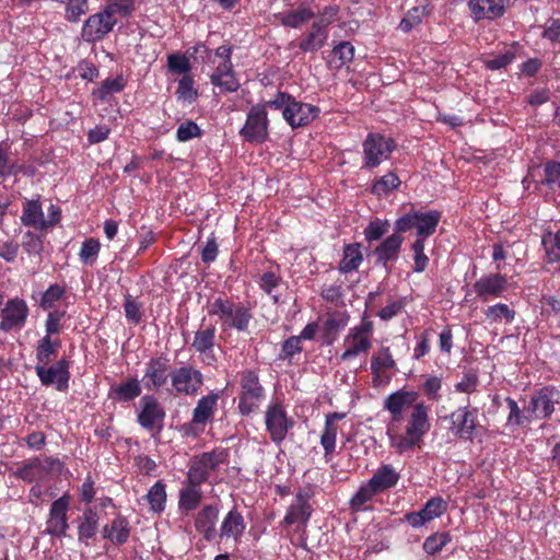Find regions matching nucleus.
I'll list each match as a JSON object with an SVG mask.
<instances>
[{
  "instance_id": "54",
  "label": "nucleus",
  "mask_w": 560,
  "mask_h": 560,
  "mask_svg": "<svg viewBox=\"0 0 560 560\" xmlns=\"http://www.w3.org/2000/svg\"><path fill=\"white\" fill-rule=\"evenodd\" d=\"M354 52V46L350 42H340L331 50V55L337 57L338 61L331 60L330 67L335 69H341L345 65L350 63L353 60Z\"/></svg>"
},
{
  "instance_id": "46",
  "label": "nucleus",
  "mask_w": 560,
  "mask_h": 560,
  "mask_svg": "<svg viewBox=\"0 0 560 560\" xmlns=\"http://www.w3.org/2000/svg\"><path fill=\"white\" fill-rule=\"evenodd\" d=\"M401 180L398 175L394 172L376 178L371 186V194L381 198L388 196L392 191L399 188Z\"/></svg>"
},
{
  "instance_id": "51",
  "label": "nucleus",
  "mask_w": 560,
  "mask_h": 560,
  "mask_svg": "<svg viewBox=\"0 0 560 560\" xmlns=\"http://www.w3.org/2000/svg\"><path fill=\"white\" fill-rule=\"evenodd\" d=\"M338 433L337 423L325 420L324 430L320 435V445L324 448V458L326 463L330 462L336 447V439Z\"/></svg>"
},
{
  "instance_id": "5",
  "label": "nucleus",
  "mask_w": 560,
  "mask_h": 560,
  "mask_svg": "<svg viewBox=\"0 0 560 560\" xmlns=\"http://www.w3.org/2000/svg\"><path fill=\"white\" fill-rule=\"evenodd\" d=\"M209 315H217L223 330L246 331L253 315L243 303H235L229 298L218 296L208 306Z\"/></svg>"
},
{
  "instance_id": "8",
  "label": "nucleus",
  "mask_w": 560,
  "mask_h": 560,
  "mask_svg": "<svg viewBox=\"0 0 560 560\" xmlns=\"http://www.w3.org/2000/svg\"><path fill=\"white\" fill-rule=\"evenodd\" d=\"M397 143L393 138H386L378 132H369L362 142L361 170L372 171L388 160L396 150Z\"/></svg>"
},
{
  "instance_id": "58",
  "label": "nucleus",
  "mask_w": 560,
  "mask_h": 560,
  "mask_svg": "<svg viewBox=\"0 0 560 560\" xmlns=\"http://www.w3.org/2000/svg\"><path fill=\"white\" fill-rule=\"evenodd\" d=\"M282 278L279 272L269 270L259 276L257 281L259 288L268 295L272 296L275 303L278 302V296L273 295V291L281 284Z\"/></svg>"
},
{
  "instance_id": "14",
  "label": "nucleus",
  "mask_w": 560,
  "mask_h": 560,
  "mask_svg": "<svg viewBox=\"0 0 560 560\" xmlns=\"http://www.w3.org/2000/svg\"><path fill=\"white\" fill-rule=\"evenodd\" d=\"M560 392L555 386L547 385L536 389L525 407L533 419H549L555 412V406L559 402Z\"/></svg>"
},
{
  "instance_id": "6",
  "label": "nucleus",
  "mask_w": 560,
  "mask_h": 560,
  "mask_svg": "<svg viewBox=\"0 0 560 560\" xmlns=\"http://www.w3.org/2000/svg\"><path fill=\"white\" fill-rule=\"evenodd\" d=\"M266 398V390L256 370L247 369L240 373L237 409L242 416L257 411Z\"/></svg>"
},
{
  "instance_id": "4",
  "label": "nucleus",
  "mask_w": 560,
  "mask_h": 560,
  "mask_svg": "<svg viewBox=\"0 0 560 560\" xmlns=\"http://www.w3.org/2000/svg\"><path fill=\"white\" fill-rule=\"evenodd\" d=\"M269 107L280 109L285 122L298 129L311 125L320 113L318 106L298 101L288 92L278 91L272 100L268 101Z\"/></svg>"
},
{
  "instance_id": "13",
  "label": "nucleus",
  "mask_w": 560,
  "mask_h": 560,
  "mask_svg": "<svg viewBox=\"0 0 560 560\" xmlns=\"http://www.w3.org/2000/svg\"><path fill=\"white\" fill-rule=\"evenodd\" d=\"M295 421L288 416L284 405L280 401L271 402L265 411V425L270 440L280 445L293 429Z\"/></svg>"
},
{
  "instance_id": "53",
  "label": "nucleus",
  "mask_w": 560,
  "mask_h": 560,
  "mask_svg": "<svg viewBox=\"0 0 560 560\" xmlns=\"http://www.w3.org/2000/svg\"><path fill=\"white\" fill-rule=\"evenodd\" d=\"M150 508L155 513H161L165 510L166 503V486L161 480L156 481L148 491L145 495Z\"/></svg>"
},
{
  "instance_id": "35",
  "label": "nucleus",
  "mask_w": 560,
  "mask_h": 560,
  "mask_svg": "<svg viewBox=\"0 0 560 560\" xmlns=\"http://www.w3.org/2000/svg\"><path fill=\"white\" fill-rule=\"evenodd\" d=\"M327 39L328 30H325L315 22H312L310 28L304 33L298 43V47L304 54H314L324 47Z\"/></svg>"
},
{
  "instance_id": "26",
  "label": "nucleus",
  "mask_w": 560,
  "mask_h": 560,
  "mask_svg": "<svg viewBox=\"0 0 560 560\" xmlns=\"http://www.w3.org/2000/svg\"><path fill=\"white\" fill-rule=\"evenodd\" d=\"M446 510L447 502L441 497H433L427 501L421 510L406 513L405 520L413 528H419L440 517Z\"/></svg>"
},
{
  "instance_id": "3",
  "label": "nucleus",
  "mask_w": 560,
  "mask_h": 560,
  "mask_svg": "<svg viewBox=\"0 0 560 560\" xmlns=\"http://www.w3.org/2000/svg\"><path fill=\"white\" fill-rule=\"evenodd\" d=\"M199 52H205L207 55L206 61L215 66L214 71L210 75V82L214 86L219 88L223 93H234L240 89L241 84L232 62L231 46H219L212 54L203 43H198L187 50V54L191 57Z\"/></svg>"
},
{
  "instance_id": "28",
  "label": "nucleus",
  "mask_w": 560,
  "mask_h": 560,
  "mask_svg": "<svg viewBox=\"0 0 560 560\" xmlns=\"http://www.w3.org/2000/svg\"><path fill=\"white\" fill-rule=\"evenodd\" d=\"M419 394L415 390L399 389L388 395L384 400V409L390 413L388 423H400L402 411L417 404Z\"/></svg>"
},
{
  "instance_id": "61",
  "label": "nucleus",
  "mask_w": 560,
  "mask_h": 560,
  "mask_svg": "<svg viewBox=\"0 0 560 560\" xmlns=\"http://www.w3.org/2000/svg\"><path fill=\"white\" fill-rule=\"evenodd\" d=\"M101 249V243L97 238L90 237L82 243L79 257L84 265L92 266Z\"/></svg>"
},
{
  "instance_id": "43",
  "label": "nucleus",
  "mask_w": 560,
  "mask_h": 560,
  "mask_svg": "<svg viewBox=\"0 0 560 560\" xmlns=\"http://www.w3.org/2000/svg\"><path fill=\"white\" fill-rule=\"evenodd\" d=\"M504 400L509 408L506 427L512 429L528 428L533 421L530 413H527L525 408L521 409L517 401L512 397H506Z\"/></svg>"
},
{
  "instance_id": "56",
  "label": "nucleus",
  "mask_w": 560,
  "mask_h": 560,
  "mask_svg": "<svg viewBox=\"0 0 560 560\" xmlns=\"http://www.w3.org/2000/svg\"><path fill=\"white\" fill-rule=\"evenodd\" d=\"M122 306L126 319L130 324L139 325L143 317V303L128 293L125 295Z\"/></svg>"
},
{
  "instance_id": "12",
  "label": "nucleus",
  "mask_w": 560,
  "mask_h": 560,
  "mask_svg": "<svg viewBox=\"0 0 560 560\" xmlns=\"http://www.w3.org/2000/svg\"><path fill=\"white\" fill-rule=\"evenodd\" d=\"M140 410L137 413L138 424L151 433L152 436L160 435L164 428L166 412L154 395L147 394L140 398Z\"/></svg>"
},
{
  "instance_id": "50",
  "label": "nucleus",
  "mask_w": 560,
  "mask_h": 560,
  "mask_svg": "<svg viewBox=\"0 0 560 560\" xmlns=\"http://www.w3.org/2000/svg\"><path fill=\"white\" fill-rule=\"evenodd\" d=\"M166 68L168 73L182 77L191 75V62L186 54L173 52L167 56Z\"/></svg>"
},
{
  "instance_id": "19",
  "label": "nucleus",
  "mask_w": 560,
  "mask_h": 560,
  "mask_svg": "<svg viewBox=\"0 0 560 560\" xmlns=\"http://www.w3.org/2000/svg\"><path fill=\"white\" fill-rule=\"evenodd\" d=\"M452 434L464 441L472 442L478 427L477 409H470L469 405L458 407L450 415Z\"/></svg>"
},
{
  "instance_id": "22",
  "label": "nucleus",
  "mask_w": 560,
  "mask_h": 560,
  "mask_svg": "<svg viewBox=\"0 0 560 560\" xmlns=\"http://www.w3.org/2000/svg\"><path fill=\"white\" fill-rule=\"evenodd\" d=\"M530 180L536 187L545 186L550 190L560 188V161L548 160L541 166L530 167L523 179L525 188H529Z\"/></svg>"
},
{
  "instance_id": "39",
  "label": "nucleus",
  "mask_w": 560,
  "mask_h": 560,
  "mask_svg": "<svg viewBox=\"0 0 560 560\" xmlns=\"http://www.w3.org/2000/svg\"><path fill=\"white\" fill-rule=\"evenodd\" d=\"M130 530L131 527L127 517L118 514L110 524L104 526L103 537L120 546L128 541Z\"/></svg>"
},
{
  "instance_id": "40",
  "label": "nucleus",
  "mask_w": 560,
  "mask_h": 560,
  "mask_svg": "<svg viewBox=\"0 0 560 560\" xmlns=\"http://www.w3.org/2000/svg\"><path fill=\"white\" fill-rule=\"evenodd\" d=\"M61 347V340L59 338H49V336L42 337L35 348L36 365L43 366L49 365L56 360L58 351Z\"/></svg>"
},
{
  "instance_id": "41",
  "label": "nucleus",
  "mask_w": 560,
  "mask_h": 560,
  "mask_svg": "<svg viewBox=\"0 0 560 560\" xmlns=\"http://www.w3.org/2000/svg\"><path fill=\"white\" fill-rule=\"evenodd\" d=\"M441 218L442 213L439 210L417 211V238L427 240L433 235Z\"/></svg>"
},
{
  "instance_id": "2",
  "label": "nucleus",
  "mask_w": 560,
  "mask_h": 560,
  "mask_svg": "<svg viewBox=\"0 0 560 560\" xmlns=\"http://www.w3.org/2000/svg\"><path fill=\"white\" fill-rule=\"evenodd\" d=\"M283 1L291 9L275 14V18L284 27L298 30L313 20L323 28L328 30L330 24L339 20L340 7L338 4H328L316 11L315 0H299L295 8L291 0Z\"/></svg>"
},
{
  "instance_id": "31",
  "label": "nucleus",
  "mask_w": 560,
  "mask_h": 560,
  "mask_svg": "<svg viewBox=\"0 0 560 560\" xmlns=\"http://www.w3.org/2000/svg\"><path fill=\"white\" fill-rule=\"evenodd\" d=\"M467 5L475 21L494 20L505 13V0H469Z\"/></svg>"
},
{
  "instance_id": "42",
  "label": "nucleus",
  "mask_w": 560,
  "mask_h": 560,
  "mask_svg": "<svg viewBox=\"0 0 560 560\" xmlns=\"http://www.w3.org/2000/svg\"><path fill=\"white\" fill-rule=\"evenodd\" d=\"M21 221L25 226H32L40 231L45 230L44 212L38 199L26 200L23 203Z\"/></svg>"
},
{
  "instance_id": "16",
  "label": "nucleus",
  "mask_w": 560,
  "mask_h": 560,
  "mask_svg": "<svg viewBox=\"0 0 560 560\" xmlns=\"http://www.w3.org/2000/svg\"><path fill=\"white\" fill-rule=\"evenodd\" d=\"M30 315V308L26 301L15 296L9 299L0 311V331L11 332L21 330Z\"/></svg>"
},
{
  "instance_id": "24",
  "label": "nucleus",
  "mask_w": 560,
  "mask_h": 560,
  "mask_svg": "<svg viewBox=\"0 0 560 560\" xmlns=\"http://www.w3.org/2000/svg\"><path fill=\"white\" fill-rule=\"evenodd\" d=\"M396 361L393 358L389 347H381L377 353L371 358L372 384L374 387L385 386L390 383L393 373L396 370Z\"/></svg>"
},
{
  "instance_id": "64",
  "label": "nucleus",
  "mask_w": 560,
  "mask_h": 560,
  "mask_svg": "<svg viewBox=\"0 0 560 560\" xmlns=\"http://www.w3.org/2000/svg\"><path fill=\"white\" fill-rule=\"evenodd\" d=\"M104 10L112 18H115L116 14L127 18L135 10V0H112L104 7Z\"/></svg>"
},
{
  "instance_id": "47",
  "label": "nucleus",
  "mask_w": 560,
  "mask_h": 560,
  "mask_svg": "<svg viewBox=\"0 0 560 560\" xmlns=\"http://www.w3.org/2000/svg\"><path fill=\"white\" fill-rule=\"evenodd\" d=\"M66 285L52 283L44 292L40 293L38 306L44 311L50 312L56 307L58 302L66 298Z\"/></svg>"
},
{
  "instance_id": "45",
  "label": "nucleus",
  "mask_w": 560,
  "mask_h": 560,
  "mask_svg": "<svg viewBox=\"0 0 560 560\" xmlns=\"http://www.w3.org/2000/svg\"><path fill=\"white\" fill-rule=\"evenodd\" d=\"M362 261L363 255L359 243L345 245L342 259L339 262V270L343 273L358 270Z\"/></svg>"
},
{
  "instance_id": "59",
  "label": "nucleus",
  "mask_w": 560,
  "mask_h": 560,
  "mask_svg": "<svg viewBox=\"0 0 560 560\" xmlns=\"http://www.w3.org/2000/svg\"><path fill=\"white\" fill-rule=\"evenodd\" d=\"M451 534L448 532L431 534L424 539L423 550L428 555H436L451 541Z\"/></svg>"
},
{
  "instance_id": "48",
  "label": "nucleus",
  "mask_w": 560,
  "mask_h": 560,
  "mask_svg": "<svg viewBox=\"0 0 560 560\" xmlns=\"http://www.w3.org/2000/svg\"><path fill=\"white\" fill-rule=\"evenodd\" d=\"M378 492L375 488L371 487V482L368 480L362 483L355 494L350 499V509L353 512L368 511L366 503L370 502Z\"/></svg>"
},
{
  "instance_id": "36",
  "label": "nucleus",
  "mask_w": 560,
  "mask_h": 560,
  "mask_svg": "<svg viewBox=\"0 0 560 560\" xmlns=\"http://www.w3.org/2000/svg\"><path fill=\"white\" fill-rule=\"evenodd\" d=\"M100 516L92 506H86L78 517V539L81 542L89 544L98 532Z\"/></svg>"
},
{
  "instance_id": "18",
  "label": "nucleus",
  "mask_w": 560,
  "mask_h": 560,
  "mask_svg": "<svg viewBox=\"0 0 560 560\" xmlns=\"http://www.w3.org/2000/svg\"><path fill=\"white\" fill-rule=\"evenodd\" d=\"M509 287L506 275L498 271L482 275L472 284V290L480 302L487 303L490 300L502 298Z\"/></svg>"
},
{
  "instance_id": "9",
  "label": "nucleus",
  "mask_w": 560,
  "mask_h": 560,
  "mask_svg": "<svg viewBox=\"0 0 560 560\" xmlns=\"http://www.w3.org/2000/svg\"><path fill=\"white\" fill-rule=\"evenodd\" d=\"M374 324L363 317L359 325L351 327L343 339L345 351L339 359L342 362L350 361L361 354H368L372 348Z\"/></svg>"
},
{
  "instance_id": "30",
  "label": "nucleus",
  "mask_w": 560,
  "mask_h": 560,
  "mask_svg": "<svg viewBox=\"0 0 560 560\" xmlns=\"http://www.w3.org/2000/svg\"><path fill=\"white\" fill-rule=\"evenodd\" d=\"M218 516L219 508L215 504L203 505L196 515L195 528L206 541H212L217 536L215 523Z\"/></svg>"
},
{
  "instance_id": "60",
  "label": "nucleus",
  "mask_w": 560,
  "mask_h": 560,
  "mask_svg": "<svg viewBox=\"0 0 560 560\" xmlns=\"http://www.w3.org/2000/svg\"><path fill=\"white\" fill-rule=\"evenodd\" d=\"M389 231V223L387 220L374 219L364 229L363 234L365 241L369 243L380 241Z\"/></svg>"
},
{
  "instance_id": "62",
  "label": "nucleus",
  "mask_w": 560,
  "mask_h": 560,
  "mask_svg": "<svg viewBox=\"0 0 560 560\" xmlns=\"http://www.w3.org/2000/svg\"><path fill=\"white\" fill-rule=\"evenodd\" d=\"M22 247L30 256H40L44 250L43 236L27 231L22 236Z\"/></svg>"
},
{
  "instance_id": "32",
  "label": "nucleus",
  "mask_w": 560,
  "mask_h": 560,
  "mask_svg": "<svg viewBox=\"0 0 560 560\" xmlns=\"http://www.w3.org/2000/svg\"><path fill=\"white\" fill-rule=\"evenodd\" d=\"M141 383L137 377H128L109 388L108 398L115 402L125 404L133 401L141 395Z\"/></svg>"
},
{
  "instance_id": "15",
  "label": "nucleus",
  "mask_w": 560,
  "mask_h": 560,
  "mask_svg": "<svg viewBox=\"0 0 560 560\" xmlns=\"http://www.w3.org/2000/svg\"><path fill=\"white\" fill-rule=\"evenodd\" d=\"M170 375L176 396H195L203 385V374L192 365L175 368Z\"/></svg>"
},
{
  "instance_id": "1",
  "label": "nucleus",
  "mask_w": 560,
  "mask_h": 560,
  "mask_svg": "<svg viewBox=\"0 0 560 560\" xmlns=\"http://www.w3.org/2000/svg\"><path fill=\"white\" fill-rule=\"evenodd\" d=\"M429 430V407L424 402H418L407 420L405 432L399 431V423H388L386 434L390 447L395 448L396 453L404 454L420 447Z\"/></svg>"
},
{
  "instance_id": "33",
  "label": "nucleus",
  "mask_w": 560,
  "mask_h": 560,
  "mask_svg": "<svg viewBox=\"0 0 560 560\" xmlns=\"http://www.w3.org/2000/svg\"><path fill=\"white\" fill-rule=\"evenodd\" d=\"M202 500L201 483L188 478L184 481L183 488L178 493V506L182 511L188 513L198 508Z\"/></svg>"
},
{
  "instance_id": "63",
  "label": "nucleus",
  "mask_w": 560,
  "mask_h": 560,
  "mask_svg": "<svg viewBox=\"0 0 560 560\" xmlns=\"http://www.w3.org/2000/svg\"><path fill=\"white\" fill-rule=\"evenodd\" d=\"M443 380L441 376L427 375L421 389L423 395L432 401H439L441 399L440 390L442 388Z\"/></svg>"
},
{
  "instance_id": "49",
  "label": "nucleus",
  "mask_w": 560,
  "mask_h": 560,
  "mask_svg": "<svg viewBox=\"0 0 560 560\" xmlns=\"http://www.w3.org/2000/svg\"><path fill=\"white\" fill-rule=\"evenodd\" d=\"M126 86V80L122 74L116 78H107L101 84V86L92 92V95L101 101L105 102L108 100L110 94L120 93Z\"/></svg>"
},
{
  "instance_id": "55",
  "label": "nucleus",
  "mask_w": 560,
  "mask_h": 560,
  "mask_svg": "<svg viewBox=\"0 0 560 560\" xmlns=\"http://www.w3.org/2000/svg\"><path fill=\"white\" fill-rule=\"evenodd\" d=\"M14 475L28 483L45 479L39 467V457H34L30 462L24 463L21 467L18 468Z\"/></svg>"
},
{
  "instance_id": "17",
  "label": "nucleus",
  "mask_w": 560,
  "mask_h": 560,
  "mask_svg": "<svg viewBox=\"0 0 560 560\" xmlns=\"http://www.w3.org/2000/svg\"><path fill=\"white\" fill-rule=\"evenodd\" d=\"M70 361L66 358L57 360L54 364L35 366V372L43 386L55 385L58 392H66L69 388Z\"/></svg>"
},
{
  "instance_id": "57",
  "label": "nucleus",
  "mask_w": 560,
  "mask_h": 560,
  "mask_svg": "<svg viewBox=\"0 0 560 560\" xmlns=\"http://www.w3.org/2000/svg\"><path fill=\"white\" fill-rule=\"evenodd\" d=\"M177 100L194 103L198 97V91L195 89L194 75L182 77L178 80V86L175 92Z\"/></svg>"
},
{
  "instance_id": "11",
  "label": "nucleus",
  "mask_w": 560,
  "mask_h": 560,
  "mask_svg": "<svg viewBox=\"0 0 560 560\" xmlns=\"http://www.w3.org/2000/svg\"><path fill=\"white\" fill-rule=\"evenodd\" d=\"M219 399L220 394L215 392H210L198 399L191 420L184 427L187 436L197 438L205 432L207 424L213 420Z\"/></svg>"
},
{
  "instance_id": "38",
  "label": "nucleus",
  "mask_w": 560,
  "mask_h": 560,
  "mask_svg": "<svg viewBox=\"0 0 560 560\" xmlns=\"http://www.w3.org/2000/svg\"><path fill=\"white\" fill-rule=\"evenodd\" d=\"M246 528L244 517L236 509H232L223 518L220 526V537L233 538L240 541Z\"/></svg>"
},
{
  "instance_id": "7",
  "label": "nucleus",
  "mask_w": 560,
  "mask_h": 560,
  "mask_svg": "<svg viewBox=\"0 0 560 560\" xmlns=\"http://www.w3.org/2000/svg\"><path fill=\"white\" fill-rule=\"evenodd\" d=\"M229 450L221 446L195 455L190 459L186 476L201 485L206 483L212 472L217 471L221 465L229 463Z\"/></svg>"
},
{
  "instance_id": "44",
  "label": "nucleus",
  "mask_w": 560,
  "mask_h": 560,
  "mask_svg": "<svg viewBox=\"0 0 560 560\" xmlns=\"http://www.w3.org/2000/svg\"><path fill=\"white\" fill-rule=\"evenodd\" d=\"M433 7L430 3L417 5L409 9L399 23V28L408 33L416 26L420 25L424 18L432 13Z\"/></svg>"
},
{
  "instance_id": "25",
  "label": "nucleus",
  "mask_w": 560,
  "mask_h": 560,
  "mask_svg": "<svg viewBox=\"0 0 560 560\" xmlns=\"http://www.w3.org/2000/svg\"><path fill=\"white\" fill-rule=\"evenodd\" d=\"M313 497V490L308 486L301 489L295 494V501L292 503L284 515L283 523L288 526L301 523L306 525L313 513V508L310 504V499Z\"/></svg>"
},
{
  "instance_id": "23",
  "label": "nucleus",
  "mask_w": 560,
  "mask_h": 560,
  "mask_svg": "<svg viewBox=\"0 0 560 560\" xmlns=\"http://www.w3.org/2000/svg\"><path fill=\"white\" fill-rule=\"evenodd\" d=\"M117 19L112 18L103 9L100 12L91 14L84 22L81 36L84 42L93 44L103 40L108 35L115 25Z\"/></svg>"
},
{
  "instance_id": "37",
  "label": "nucleus",
  "mask_w": 560,
  "mask_h": 560,
  "mask_svg": "<svg viewBox=\"0 0 560 560\" xmlns=\"http://www.w3.org/2000/svg\"><path fill=\"white\" fill-rule=\"evenodd\" d=\"M399 480L400 474L390 464H382L369 481L372 488H375L378 493H383L395 488Z\"/></svg>"
},
{
  "instance_id": "29",
  "label": "nucleus",
  "mask_w": 560,
  "mask_h": 560,
  "mask_svg": "<svg viewBox=\"0 0 560 560\" xmlns=\"http://www.w3.org/2000/svg\"><path fill=\"white\" fill-rule=\"evenodd\" d=\"M404 243L402 235L392 234L387 236L375 249L373 255L376 264L382 265L387 271L390 270V262L398 259Z\"/></svg>"
},
{
  "instance_id": "52",
  "label": "nucleus",
  "mask_w": 560,
  "mask_h": 560,
  "mask_svg": "<svg viewBox=\"0 0 560 560\" xmlns=\"http://www.w3.org/2000/svg\"><path fill=\"white\" fill-rule=\"evenodd\" d=\"M516 312L508 304L497 303L488 306L485 311L486 318L491 323H501L504 320L506 324L513 323Z\"/></svg>"
},
{
  "instance_id": "20",
  "label": "nucleus",
  "mask_w": 560,
  "mask_h": 560,
  "mask_svg": "<svg viewBox=\"0 0 560 560\" xmlns=\"http://www.w3.org/2000/svg\"><path fill=\"white\" fill-rule=\"evenodd\" d=\"M170 359L166 355L150 358L144 365L142 376L143 387L148 392H158L166 385L168 377L171 378Z\"/></svg>"
},
{
  "instance_id": "10",
  "label": "nucleus",
  "mask_w": 560,
  "mask_h": 560,
  "mask_svg": "<svg viewBox=\"0 0 560 560\" xmlns=\"http://www.w3.org/2000/svg\"><path fill=\"white\" fill-rule=\"evenodd\" d=\"M268 101L248 109L240 136L249 143H264L269 137Z\"/></svg>"
},
{
  "instance_id": "34",
  "label": "nucleus",
  "mask_w": 560,
  "mask_h": 560,
  "mask_svg": "<svg viewBox=\"0 0 560 560\" xmlns=\"http://www.w3.org/2000/svg\"><path fill=\"white\" fill-rule=\"evenodd\" d=\"M349 315L347 312L335 311L328 313L322 327V337L324 343L327 346L332 345L339 337V334L347 326Z\"/></svg>"
},
{
  "instance_id": "27",
  "label": "nucleus",
  "mask_w": 560,
  "mask_h": 560,
  "mask_svg": "<svg viewBox=\"0 0 560 560\" xmlns=\"http://www.w3.org/2000/svg\"><path fill=\"white\" fill-rule=\"evenodd\" d=\"M217 329L215 326L209 324L201 327L195 332L191 348L195 352L202 355V362L207 365H213L217 362V357L213 353L215 346Z\"/></svg>"
},
{
  "instance_id": "21",
  "label": "nucleus",
  "mask_w": 560,
  "mask_h": 560,
  "mask_svg": "<svg viewBox=\"0 0 560 560\" xmlns=\"http://www.w3.org/2000/svg\"><path fill=\"white\" fill-rule=\"evenodd\" d=\"M71 497L68 492L56 499L50 508L46 522V532L57 538L67 536L69 529L68 511L70 508Z\"/></svg>"
}]
</instances>
